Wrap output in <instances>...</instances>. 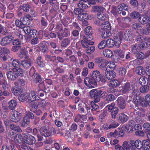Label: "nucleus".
Masks as SVG:
<instances>
[{
    "instance_id": "ddd939ff",
    "label": "nucleus",
    "mask_w": 150,
    "mask_h": 150,
    "mask_svg": "<svg viewBox=\"0 0 150 150\" xmlns=\"http://www.w3.org/2000/svg\"><path fill=\"white\" fill-rule=\"evenodd\" d=\"M25 142L27 144L33 145L35 144L36 141L35 138L32 135L28 134L25 136Z\"/></svg>"
},
{
    "instance_id": "79ce46f5",
    "label": "nucleus",
    "mask_w": 150,
    "mask_h": 150,
    "mask_svg": "<svg viewBox=\"0 0 150 150\" xmlns=\"http://www.w3.org/2000/svg\"><path fill=\"white\" fill-rule=\"evenodd\" d=\"M20 7L22 8L24 11L26 12H29L30 8V5L28 3L23 4L22 6H21Z\"/></svg>"
},
{
    "instance_id": "6e6d98bb",
    "label": "nucleus",
    "mask_w": 150,
    "mask_h": 150,
    "mask_svg": "<svg viewBox=\"0 0 150 150\" xmlns=\"http://www.w3.org/2000/svg\"><path fill=\"white\" fill-rule=\"evenodd\" d=\"M98 95L100 96V97L103 98H105L107 95V93L103 90H99L98 91Z\"/></svg>"
},
{
    "instance_id": "6ab92c4d",
    "label": "nucleus",
    "mask_w": 150,
    "mask_h": 150,
    "mask_svg": "<svg viewBox=\"0 0 150 150\" xmlns=\"http://www.w3.org/2000/svg\"><path fill=\"white\" fill-rule=\"evenodd\" d=\"M105 8L103 7L99 6H92L91 11L94 13H98L103 12Z\"/></svg>"
},
{
    "instance_id": "39448f33",
    "label": "nucleus",
    "mask_w": 150,
    "mask_h": 150,
    "mask_svg": "<svg viewBox=\"0 0 150 150\" xmlns=\"http://www.w3.org/2000/svg\"><path fill=\"white\" fill-rule=\"evenodd\" d=\"M112 104H111V105H107L106 108H108V110L109 112H111V115L112 118L115 119L116 117V115L117 114L119 109L117 107H114L113 105H112Z\"/></svg>"
},
{
    "instance_id": "2f4dec72",
    "label": "nucleus",
    "mask_w": 150,
    "mask_h": 150,
    "mask_svg": "<svg viewBox=\"0 0 150 150\" xmlns=\"http://www.w3.org/2000/svg\"><path fill=\"white\" fill-rule=\"evenodd\" d=\"M136 72L139 75H143L145 73V70L141 66L138 67L136 68Z\"/></svg>"
},
{
    "instance_id": "774afa93",
    "label": "nucleus",
    "mask_w": 150,
    "mask_h": 150,
    "mask_svg": "<svg viewBox=\"0 0 150 150\" xmlns=\"http://www.w3.org/2000/svg\"><path fill=\"white\" fill-rule=\"evenodd\" d=\"M77 128V125L75 123H72L69 128V130L72 132L75 131Z\"/></svg>"
},
{
    "instance_id": "f8f14e48",
    "label": "nucleus",
    "mask_w": 150,
    "mask_h": 150,
    "mask_svg": "<svg viewBox=\"0 0 150 150\" xmlns=\"http://www.w3.org/2000/svg\"><path fill=\"white\" fill-rule=\"evenodd\" d=\"M33 61L30 58H25L21 62V64L25 69H28L31 66Z\"/></svg>"
},
{
    "instance_id": "f257e3e1",
    "label": "nucleus",
    "mask_w": 150,
    "mask_h": 150,
    "mask_svg": "<svg viewBox=\"0 0 150 150\" xmlns=\"http://www.w3.org/2000/svg\"><path fill=\"white\" fill-rule=\"evenodd\" d=\"M23 70L21 68L17 69L16 68H13L11 71H8L6 74L8 79L14 81L18 76L23 77Z\"/></svg>"
},
{
    "instance_id": "72a5a7b5",
    "label": "nucleus",
    "mask_w": 150,
    "mask_h": 150,
    "mask_svg": "<svg viewBox=\"0 0 150 150\" xmlns=\"http://www.w3.org/2000/svg\"><path fill=\"white\" fill-rule=\"evenodd\" d=\"M104 56L107 57H111L112 55V52L109 49H105L103 51Z\"/></svg>"
},
{
    "instance_id": "c9c22d12",
    "label": "nucleus",
    "mask_w": 150,
    "mask_h": 150,
    "mask_svg": "<svg viewBox=\"0 0 150 150\" xmlns=\"http://www.w3.org/2000/svg\"><path fill=\"white\" fill-rule=\"evenodd\" d=\"M114 52L115 54H118L119 57L122 58H124L125 57V53L122 51L120 49H117L114 50Z\"/></svg>"
},
{
    "instance_id": "13d9d810",
    "label": "nucleus",
    "mask_w": 150,
    "mask_h": 150,
    "mask_svg": "<svg viewBox=\"0 0 150 150\" xmlns=\"http://www.w3.org/2000/svg\"><path fill=\"white\" fill-rule=\"evenodd\" d=\"M136 148L140 149L142 147V141L141 142L139 139H137L135 140Z\"/></svg>"
},
{
    "instance_id": "1a4fd4ad",
    "label": "nucleus",
    "mask_w": 150,
    "mask_h": 150,
    "mask_svg": "<svg viewBox=\"0 0 150 150\" xmlns=\"http://www.w3.org/2000/svg\"><path fill=\"white\" fill-rule=\"evenodd\" d=\"M10 137L11 138L14 137V142L16 144H21L23 141V138L22 136L20 134L18 133L15 136L12 137V135L14 134L13 132H10Z\"/></svg>"
},
{
    "instance_id": "a878e982",
    "label": "nucleus",
    "mask_w": 150,
    "mask_h": 150,
    "mask_svg": "<svg viewBox=\"0 0 150 150\" xmlns=\"http://www.w3.org/2000/svg\"><path fill=\"white\" fill-rule=\"evenodd\" d=\"M12 91L15 96H18L21 94L22 92V89L21 87L13 88Z\"/></svg>"
},
{
    "instance_id": "338daca9",
    "label": "nucleus",
    "mask_w": 150,
    "mask_h": 150,
    "mask_svg": "<svg viewBox=\"0 0 150 150\" xmlns=\"http://www.w3.org/2000/svg\"><path fill=\"white\" fill-rule=\"evenodd\" d=\"M15 23L16 26L21 28H23L24 27V25L21 22V21H19L18 20H16Z\"/></svg>"
},
{
    "instance_id": "c03bdc74",
    "label": "nucleus",
    "mask_w": 150,
    "mask_h": 150,
    "mask_svg": "<svg viewBox=\"0 0 150 150\" xmlns=\"http://www.w3.org/2000/svg\"><path fill=\"white\" fill-rule=\"evenodd\" d=\"M111 35V34L108 31L104 30L102 32L101 36L103 38H108Z\"/></svg>"
},
{
    "instance_id": "9d476101",
    "label": "nucleus",
    "mask_w": 150,
    "mask_h": 150,
    "mask_svg": "<svg viewBox=\"0 0 150 150\" xmlns=\"http://www.w3.org/2000/svg\"><path fill=\"white\" fill-rule=\"evenodd\" d=\"M57 37L60 40H61L64 37H67L70 34L69 30L67 28H65L63 31L58 32Z\"/></svg>"
},
{
    "instance_id": "de8ad7c7",
    "label": "nucleus",
    "mask_w": 150,
    "mask_h": 150,
    "mask_svg": "<svg viewBox=\"0 0 150 150\" xmlns=\"http://www.w3.org/2000/svg\"><path fill=\"white\" fill-rule=\"evenodd\" d=\"M107 46L106 40H103L101 41L98 45V48L100 49H102L104 48Z\"/></svg>"
},
{
    "instance_id": "4d7b16f0",
    "label": "nucleus",
    "mask_w": 150,
    "mask_h": 150,
    "mask_svg": "<svg viewBox=\"0 0 150 150\" xmlns=\"http://www.w3.org/2000/svg\"><path fill=\"white\" fill-rule=\"evenodd\" d=\"M86 50V52L88 54H91L93 53L95 50V47L93 46H91L87 48Z\"/></svg>"
},
{
    "instance_id": "2eb2a0df",
    "label": "nucleus",
    "mask_w": 150,
    "mask_h": 150,
    "mask_svg": "<svg viewBox=\"0 0 150 150\" xmlns=\"http://www.w3.org/2000/svg\"><path fill=\"white\" fill-rule=\"evenodd\" d=\"M21 119V114L16 111L13 113L10 118L11 121L15 122L19 121Z\"/></svg>"
},
{
    "instance_id": "09e8293b",
    "label": "nucleus",
    "mask_w": 150,
    "mask_h": 150,
    "mask_svg": "<svg viewBox=\"0 0 150 150\" xmlns=\"http://www.w3.org/2000/svg\"><path fill=\"white\" fill-rule=\"evenodd\" d=\"M149 88L146 85L141 87L139 89L140 92L142 93H147L149 91Z\"/></svg>"
},
{
    "instance_id": "5701e85b",
    "label": "nucleus",
    "mask_w": 150,
    "mask_h": 150,
    "mask_svg": "<svg viewBox=\"0 0 150 150\" xmlns=\"http://www.w3.org/2000/svg\"><path fill=\"white\" fill-rule=\"evenodd\" d=\"M29 96L30 98L28 99V100H30V102H29V103L38 99L39 97L36 95L35 92L34 91H32L29 94Z\"/></svg>"
},
{
    "instance_id": "69168bd1",
    "label": "nucleus",
    "mask_w": 150,
    "mask_h": 150,
    "mask_svg": "<svg viewBox=\"0 0 150 150\" xmlns=\"http://www.w3.org/2000/svg\"><path fill=\"white\" fill-rule=\"evenodd\" d=\"M91 85L93 86V88L94 87V86L96 85L97 80H96L92 76L89 77Z\"/></svg>"
},
{
    "instance_id": "a211bd4d",
    "label": "nucleus",
    "mask_w": 150,
    "mask_h": 150,
    "mask_svg": "<svg viewBox=\"0 0 150 150\" xmlns=\"http://www.w3.org/2000/svg\"><path fill=\"white\" fill-rule=\"evenodd\" d=\"M105 75L106 78L109 80L112 79L116 76L115 73L112 71H105Z\"/></svg>"
},
{
    "instance_id": "f3484780",
    "label": "nucleus",
    "mask_w": 150,
    "mask_h": 150,
    "mask_svg": "<svg viewBox=\"0 0 150 150\" xmlns=\"http://www.w3.org/2000/svg\"><path fill=\"white\" fill-rule=\"evenodd\" d=\"M87 117L86 115H80L78 114L76 115L74 118V121L76 122H81L86 120Z\"/></svg>"
},
{
    "instance_id": "c85d7f7f",
    "label": "nucleus",
    "mask_w": 150,
    "mask_h": 150,
    "mask_svg": "<svg viewBox=\"0 0 150 150\" xmlns=\"http://www.w3.org/2000/svg\"><path fill=\"white\" fill-rule=\"evenodd\" d=\"M120 85V82L116 79H114L110 81L109 83L108 86L110 87H116Z\"/></svg>"
},
{
    "instance_id": "f704fd0d",
    "label": "nucleus",
    "mask_w": 150,
    "mask_h": 150,
    "mask_svg": "<svg viewBox=\"0 0 150 150\" xmlns=\"http://www.w3.org/2000/svg\"><path fill=\"white\" fill-rule=\"evenodd\" d=\"M117 8L119 11H122L123 10L128 11V5L124 3H122L119 5L117 6Z\"/></svg>"
},
{
    "instance_id": "9b49d317",
    "label": "nucleus",
    "mask_w": 150,
    "mask_h": 150,
    "mask_svg": "<svg viewBox=\"0 0 150 150\" xmlns=\"http://www.w3.org/2000/svg\"><path fill=\"white\" fill-rule=\"evenodd\" d=\"M39 131L41 134L45 137H48L50 136V132L47 127H42L40 128Z\"/></svg>"
},
{
    "instance_id": "e2e57ef3",
    "label": "nucleus",
    "mask_w": 150,
    "mask_h": 150,
    "mask_svg": "<svg viewBox=\"0 0 150 150\" xmlns=\"http://www.w3.org/2000/svg\"><path fill=\"white\" fill-rule=\"evenodd\" d=\"M34 78L36 82L40 83L42 81V79L38 74L36 73L34 76Z\"/></svg>"
},
{
    "instance_id": "cd10ccee",
    "label": "nucleus",
    "mask_w": 150,
    "mask_h": 150,
    "mask_svg": "<svg viewBox=\"0 0 150 150\" xmlns=\"http://www.w3.org/2000/svg\"><path fill=\"white\" fill-rule=\"evenodd\" d=\"M107 62H108L106 60H105L98 64L99 68L103 71H107V68L106 67L107 65Z\"/></svg>"
},
{
    "instance_id": "4468645a",
    "label": "nucleus",
    "mask_w": 150,
    "mask_h": 150,
    "mask_svg": "<svg viewBox=\"0 0 150 150\" xmlns=\"http://www.w3.org/2000/svg\"><path fill=\"white\" fill-rule=\"evenodd\" d=\"M34 118V116L32 112L30 111L27 112L23 118V121L27 123H29L30 122V120H33Z\"/></svg>"
},
{
    "instance_id": "473e14b6",
    "label": "nucleus",
    "mask_w": 150,
    "mask_h": 150,
    "mask_svg": "<svg viewBox=\"0 0 150 150\" xmlns=\"http://www.w3.org/2000/svg\"><path fill=\"white\" fill-rule=\"evenodd\" d=\"M97 17L98 19L104 21L107 18L106 15L105 13H103V12L100 13H98Z\"/></svg>"
},
{
    "instance_id": "7ed1b4c3",
    "label": "nucleus",
    "mask_w": 150,
    "mask_h": 150,
    "mask_svg": "<svg viewBox=\"0 0 150 150\" xmlns=\"http://www.w3.org/2000/svg\"><path fill=\"white\" fill-rule=\"evenodd\" d=\"M133 101L135 103H141L145 102L146 103H150V95H146L145 98L139 96H136L133 98Z\"/></svg>"
},
{
    "instance_id": "8fccbe9b",
    "label": "nucleus",
    "mask_w": 150,
    "mask_h": 150,
    "mask_svg": "<svg viewBox=\"0 0 150 150\" xmlns=\"http://www.w3.org/2000/svg\"><path fill=\"white\" fill-rule=\"evenodd\" d=\"M140 15V14L139 12L134 11L131 13L130 16L132 18L136 19L139 17Z\"/></svg>"
},
{
    "instance_id": "603ef678",
    "label": "nucleus",
    "mask_w": 150,
    "mask_h": 150,
    "mask_svg": "<svg viewBox=\"0 0 150 150\" xmlns=\"http://www.w3.org/2000/svg\"><path fill=\"white\" fill-rule=\"evenodd\" d=\"M65 138L68 139V141L71 142L72 140L71 136V134L69 130H66Z\"/></svg>"
},
{
    "instance_id": "052dcab7",
    "label": "nucleus",
    "mask_w": 150,
    "mask_h": 150,
    "mask_svg": "<svg viewBox=\"0 0 150 150\" xmlns=\"http://www.w3.org/2000/svg\"><path fill=\"white\" fill-rule=\"evenodd\" d=\"M129 142L128 141H125L123 142L122 146L124 147L125 150H130V146Z\"/></svg>"
},
{
    "instance_id": "20e7f679",
    "label": "nucleus",
    "mask_w": 150,
    "mask_h": 150,
    "mask_svg": "<svg viewBox=\"0 0 150 150\" xmlns=\"http://www.w3.org/2000/svg\"><path fill=\"white\" fill-rule=\"evenodd\" d=\"M14 38L12 35H8L2 38L0 44L3 46H6L9 45L13 40Z\"/></svg>"
},
{
    "instance_id": "a18cd8bd",
    "label": "nucleus",
    "mask_w": 150,
    "mask_h": 150,
    "mask_svg": "<svg viewBox=\"0 0 150 150\" xmlns=\"http://www.w3.org/2000/svg\"><path fill=\"white\" fill-rule=\"evenodd\" d=\"M85 33L87 36L91 35L92 34V29L91 26H88L86 27L85 30Z\"/></svg>"
},
{
    "instance_id": "58836bf2",
    "label": "nucleus",
    "mask_w": 150,
    "mask_h": 150,
    "mask_svg": "<svg viewBox=\"0 0 150 150\" xmlns=\"http://www.w3.org/2000/svg\"><path fill=\"white\" fill-rule=\"evenodd\" d=\"M132 36L129 31H126L124 35V39L125 40L128 41L132 39Z\"/></svg>"
},
{
    "instance_id": "423d86ee",
    "label": "nucleus",
    "mask_w": 150,
    "mask_h": 150,
    "mask_svg": "<svg viewBox=\"0 0 150 150\" xmlns=\"http://www.w3.org/2000/svg\"><path fill=\"white\" fill-rule=\"evenodd\" d=\"M91 4L87 1L84 0H80L77 4L78 7L82 10V9H86L90 7Z\"/></svg>"
},
{
    "instance_id": "b1692460",
    "label": "nucleus",
    "mask_w": 150,
    "mask_h": 150,
    "mask_svg": "<svg viewBox=\"0 0 150 150\" xmlns=\"http://www.w3.org/2000/svg\"><path fill=\"white\" fill-rule=\"evenodd\" d=\"M78 19L81 21H83L85 19H88L89 18V16L88 14L85 13L83 12H80V14L78 16Z\"/></svg>"
},
{
    "instance_id": "6e6552de",
    "label": "nucleus",
    "mask_w": 150,
    "mask_h": 150,
    "mask_svg": "<svg viewBox=\"0 0 150 150\" xmlns=\"http://www.w3.org/2000/svg\"><path fill=\"white\" fill-rule=\"evenodd\" d=\"M123 34L121 33H118L114 37V41L116 47L118 48L120 47L121 41L122 39Z\"/></svg>"
},
{
    "instance_id": "864d4df0",
    "label": "nucleus",
    "mask_w": 150,
    "mask_h": 150,
    "mask_svg": "<svg viewBox=\"0 0 150 150\" xmlns=\"http://www.w3.org/2000/svg\"><path fill=\"white\" fill-rule=\"evenodd\" d=\"M37 62L38 65L40 67H43L44 64L43 62L42 59L40 57H38L37 59Z\"/></svg>"
},
{
    "instance_id": "393cba45",
    "label": "nucleus",
    "mask_w": 150,
    "mask_h": 150,
    "mask_svg": "<svg viewBox=\"0 0 150 150\" xmlns=\"http://www.w3.org/2000/svg\"><path fill=\"white\" fill-rule=\"evenodd\" d=\"M149 20V17L146 16H141L139 18V22L142 24H145L148 23Z\"/></svg>"
},
{
    "instance_id": "bb28decb",
    "label": "nucleus",
    "mask_w": 150,
    "mask_h": 150,
    "mask_svg": "<svg viewBox=\"0 0 150 150\" xmlns=\"http://www.w3.org/2000/svg\"><path fill=\"white\" fill-rule=\"evenodd\" d=\"M150 148V142L146 140H142V149L144 150H149Z\"/></svg>"
},
{
    "instance_id": "412c9836",
    "label": "nucleus",
    "mask_w": 150,
    "mask_h": 150,
    "mask_svg": "<svg viewBox=\"0 0 150 150\" xmlns=\"http://www.w3.org/2000/svg\"><path fill=\"white\" fill-rule=\"evenodd\" d=\"M94 23L98 25H104L103 28L104 29L107 30H109L110 29V26L109 25L108 22L107 21H104L103 22H102L99 20H97L94 22Z\"/></svg>"
},
{
    "instance_id": "4be33fe9",
    "label": "nucleus",
    "mask_w": 150,
    "mask_h": 150,
    "mask_svg": "<svg viewBox=\"0 0 150 150\" xmlns=\"http://www.w3.org/2000/svg\"><path fill=\"white\" fill-rule=\"evenodd\" d=\"M71 39L70 38H66L64 39L61 42V47L66 48L69 45L71 42Z\"/></svg>"
},
{
    "instance_id": "3c124183",
    "label": "nucleus",
    "mask_w": 150,
    "mask_h": 150,
    "mask_svg": "<svg viewBox=\"0 0 150 150\" xmlns=\"http://www.w3.org/2000/svg\"><path fill=\"white\" fill-rule=\"evenodd\" d=\"M84 83L85 84L90 88H93V86L91 85V81L89 77H86L84 79Z\"/></svg>"
},
{
    "instance_id": "49530a36",
    "label": "nucleus",
    "mask_w": 150,
    "mask_h": 150,
    "mask_svg": "<svg viewBox=\"0 0 150 150\" xmlns=\"http://www.w3.org/2000/svg\"><path fill=\"white\" fill-rule=\"evenodd\" d=\"M101 75L100 73L98 71L96 70L93 71L91 76L97 80Z\"/></svg>"
},
{
    "instance_id": "0e129e2a",
    "label": "nucleus",
    "mask_w": 150,
    "mask_h": 150,
    "mask_svg": "<svg viewBox=\"0 0 150 150\" xmlns=\"http://www.w3.org/2000/svg\"><path fill=\"white\" fill-rule=\"evenodd\" d=\"M129 144L130 145V149H135L136 148L135 141L131 140L129 142Z\"/></svg>"
},
{
    "instance_id": "0eeeda50",
    "label": "nucleus",
    "mask_w": 150,
    "mask_h": 150,
    "mask_svg": "<svg viewBox=\"0 0 150 150\" xmlns=\"http://www.w3.org/2000/svg\"><path fill=\"white\" fill-rule=\"evenodd\" d=\"M134 88V85L129 83H126L124 86H122L120 92L125 94L129 93V91Z\"/></svg>"
},
{
    "instance_id": "a19ab883",
    "label": "nucleus",
    "mask_w": 150,
    "mask_h": 150,
    "mask_svg": "<svg viewBox=\"0 0 150 150\" xmlns=\"http://www.w3.org/2000/svg\"><path fill=\"white\" fill-rule=\"evenodd\" d=\"M139 83L142 85H145L148 81L147 78L145 76L141 77L139 80Z\"/></svg>"
},
{
    "instance_id": "37998d69",
    "label": "nucleus",
    "mask_w": 150,
    "mask_h": 150,
    "mask_svg": "<svg viewBox=\"0 0 150 150\" xmlns=\"http://www.w3.org/2000/svg\"><path fill=\"white\" fill-rule=\"evenodd\" d=\"M106 45L109 47H112L115 45V43L114 40L112 39H109L106 40Z\"/></svg>"
},
{
    "instance_id": "f03ea898",
    "label": "nucleus",
    "mask_w": 150,
    "mask_h": 150,
    "mask_svg": "<svg viewBox=\"0 0 150 150\" xmlns=\"http://www.w3.org/2000/svg\"><path fill=\"white\" fill-rule=\"evenodd\" d=\"M92 39V38L89 36H83L81 40L82 47L84 48H87L88 47L89 45H93L94 42L91 41Z\"/></svg>"
},
{
    "instance_id": "aec40b11",
    "label": "nucleus",
    "mask_w": 150,
    "mask_h": 150,
    "mask_svg": "<svg viewBox=\"0 0 150 150\" xmlns=\"http://www.w3.org/2000/svg\"><path fill=\"white\" fill-rule=\"evenodd\" d=\"M118 117V119L119 120L120 122L122 123L126 122L129 119V117L123 113L119 114Z\"/></svg>"
},
{
    "instance_id": "ea45409f",
    "label": "nucleus",
    "mask_w": 150,
    "mask_h": 150,
    "mask_svg": "<svg viewBox=\"0 0 150 150\" xmlns=\"http://www.w3.org/2000/svg\"><path fill=\"white\" fill-rule=\"evenodd\" d=\"M125 132L127 133H130L132 132L133 127L128 125L122 126Z\"/></svg>"
},
{
    "instance_id": "c756f323",
    "label": "nucleus",
    "mask_w": 150,
    "mask_h": 150,
    "mask_svg": "<svg viewBox=\"0 0 150 150\" xmlns=\"http://www.w3.org/2000/svg\"><path fill=\"white\" fill-rule=\"evenodd\" d=\"M110 124L108 128L110 129L115 128L119 125V124L116 121L110 120L109 121Z\"/></svg>"
},
{
    "instance_id": "e433bc0d",
    "label": "nucleus",
    "mask_w": 150,
    "mask_h": 150,
    "mask_svg": "<svg viewBox=\"0 0 150 150\" xmlns=\"http://www.w3.org/2000/svg\"><path fill=\"white\" fill-rule=\"evenodd\" d=\"M20 20L21 21V22H22L24 26L25 25H29L30 23V20L27 18L25 17H22L21 18Z\"/></svg>"
},
{
    "instance_id": "680f3d73",
    "label": "nucleus",
    "mask_w": 150,
    "mask_h": 150,
    "mask_svg": "<svg viewBox=\"0 0 150 150\" xmlns=\"http://www.w3.org/2000/svg\"><path fill=\"white\" fill-rule=\"evenodd\" d=\"M136 57L138 59H143L146 56L142 52H139L137 53Z\"/></svg>"
},
{
    "instance_id": "5fc2aeb1",
    "label": "nucleus",
    "mask_w": 150,
    "mask_h": 150,
    "mask_svg": "<svg viewBox=\"0 0 150 150\" xmlns=\"http://www.w3.org/2000/svg\"><path fill=\"white\" fill-rule=\"evenodd\" d=\"M107 68L108 67L111 70H114L116 67V65L114 62H107Z\"/></svg>"
},
{
    "instance_id": "bf43d9fd",
    "label": "nucleus",
    "mask_w": 150,
    "mask_h": 150,
    "mask_svg": "<svg viewBox=\"0 0 150 150\" xmlns=\"http://www.w3.org/2000/svg\"><path fill=\"white\" fill-rule=\"evenodd\" d=\"M55 32H60L63 30V27L62 25L60 23H57L56 25L54 28Z\"/></svg>"
},
{
    "instance_id": "4c0bfd02",
    "label": "nucleus",
    "mask_w": 150,
    "mask_h": 150,
    "mask_svg": "<svg viewBox=\"0 0 150 150\" xmlns=\"http://www.w3.org/2000/svg\"><path fill=\"white\" fill-rule=\"evenodd\" d=\"M10 127L11 129L15 131L19 132H22V130L18 126H17L14 124H10Z\"/></svg>"
},
{
    "instance_id": "7c9ffc66",
    "label": "nucleus",
    "mask_w": 150,
    "mask_h": 150,
    "mask_svg": "<svg viewBox=\"0 0 150 150\" xmlns=\"http://www.w3.org/2000/svg\"><path fill=\"white\" fill-rule=\"evenodd\" d=\"M11 64L12 66L14 67L13 68H18L21 65V62L18 59H13L11 62Z\"/></svg>"
},
{
    "instance_id": "dca6fc26",
    "label": "nucleus",
    "mask_w": 150,
    "mask_h": 150,
    "mask_svg": "<svg viewBox=\"0 0 150 150\" xmlns=\"http://www.w3.org/2000/svg\"><path fill=\"white\" fill-rule=\"evenodd\" d=\"M39 45L41 47L42 52L43 53L47 52L48 51V46L49 45L48 42L46 41H43L39 43Z\"/></svg>"
}]
</instances>
